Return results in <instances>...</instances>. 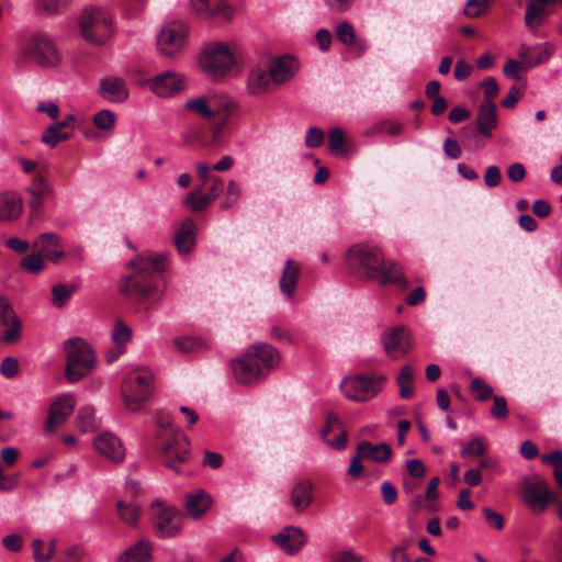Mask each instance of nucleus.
Masks as SVG:
<instances>
[{"label": "nucleus", "instance_id": "obj_1", "mask_svg": "<svg viewBox=\"0 0 562 562\" xmlns=\"http://www.w3.org/2000/svg\"><path fill=\"white\" fill-rule=\"evenodd\" d=\"M346 266L361 281H375L382 286L396 284L403 290L409 286L400 263L386 261L384 252L376 245L359 243L351 246L346 252Z\"/></svg>", "mask_w": 562, "mask_h": 562}, {"label": "nucleus", "instance_id": "obj_2", "mask_svg": "<svg viewBox=\"0 0 562 562\" xmlns=\"http://www.w3.org/2000/svg\"><path fill=\"white\" fill-rule=\"evenodd\" d=\"M132 273L123 277L117 285L119 292L128 301L144 304L158 293L160 274L167 268V258L162 254H142L127 265Z\"/></svg>", "mask_w": 562, "mask_h": 562}, {"label": "nucleus", "instance_id": "obj_3", "mask_svg": "<svg viewBox=\"0 0 562 562\" xmlns=\"http://www.w3.org/2000/svg\"><path fill=\"white\" fill-rule=\"evenodd\" d=\"M281 360L278 349L267 342H256L248 347L241 358L233 359L231 367L239 384L258 383L274 369Z\"/></svg>", "mask_w": 562, "mask_h": 562}, {"label": "nucleus", "instance_id": "obj_4", "mask_svg": "<svg viewBox=\"0 0 562 562\" xmlns=\"http://www.w3.org/2000/svg\"><path fill=\"white\" fill-rule=\"evenodd\" d=\"M186 109L203 119L213 121L212 133L213 137L217 138L225 127L229 115L236 109V103L226 95L213 94L187 100Z\"/></svg>", "mask_w": 562, "mask_h": 562}, {"label": "nucleus", "instance_id": "obj_5", "mask_svg": "<svg viewBox=\"0 0 562 562\" xmlns=\"http://www.w3.org/2000/svg\"><path fill=\"white\" fill-rule=\"evenodd\" d=\"M517 492L524 505L535 515L544 513L558 498L546 479L538 473L522 476L517 483Z\"/></svg>", "mask_w": 562, "mask_h": 562}, {"label": "nucleus", "instance_id": "obj_6", "mask_svg": "<svg viewBox=\"0 0 562 562\" xmlns=\"http://www.w3.org/2000/svg\"><path fill=\"white\" fill-rule=\"evenodd\" d=\"M67 355L66 378L69 382H78L91 373L95 366V355L92 348L81 338L65 341Z\"/></svg>", "mask_w": 562, "mask_h": 562}, {"label": "nucleus", "instance_id": "obj_7", "mask_svg": "<svg viewBox=\"0 0 562 562\" xmlns=\"http://www.w3.org/2000/svg\"><path fill=\"white\" fill-rule=\"evenodd\" d=\"M200 66L207 76L218 80L234 71L237 60L226 43L217 42L204 47Z\"/></svg>", "mask_w": 562, "mask_h": 562}, {"label": "nucleus", "instance_id": "obj_8", "mask_svg": "<svg viewBox=\"0 0 562 562\" xmlns=\"http://www.w3.org/2000/svg\"><path fill=\"white\" fill-rule=\"evenodd\" d=\"M79 25L82 37L94 45L105 44L113 35L112 16L100 8L85 9Z\"/></svg>", "mask_w": 562, "mask_h": 562}, {"label": "nucleus", "instance_id": "obj_9", "mask_svg": "<svg viewBox=\"0 0 562 562\" xmlns=\"http://www.w3.org/2000/svg\"><path fill=\"white\" fill-rule=\"evenodd\" d=\"M169 436L165 432H157L156 437L161 442L160 454L164 464L178 475L182 472L178 464L189 461L191 457L190 441L181 429H171Z\"/></svg>", "mask_w": 562, "mask_h": 562}, {"label": "nucleus", "instance_id": "obj_10", "mask_svg": "<svg viewBox=\"0 0 562 562\" xmlns=\"http://www.w3.org/2000/svg\"><path fill=\"white\" fill-rule=\"evenodd\" d=\"M154 375L148 370H134L123 381L121 392L125 406L138 411L153 393Z\"/></svg>", "mask_w": 562, "mask_h": 562}, {"label": "nucleus", "instance_id": "obj_11", "mask_svg": "<svg viewBox=\"0 0 562 562\" xmlns=\"http://www.w3.org/2000/svg\"><path fill=\"white\" fill-rule=\"evenodd\" d=\"M386 378L384 375L358 374L345 378L340 384L345 396L355 402H367L379 394Z\"/></svg>", "mask_w": 562, "mask_h": 562}, {"label": "nucleus", "instance_id": "obj_12", "mask_svg": "<svg viewBox=\"0 0 562 562\" xmlns=\"http://www.w3.org/2000/svg\"><path fill=\"white\" fill-rule=\"evenodd\" d=\"M21 55L41 67H55L60 61L55 43L44 34L30 37L21 48Z\"/></svg>", "mask_w": 562, "mask_h": 562}, {"label": "nucleus", "instance_id": "obj_13", "mask_svg": "<svg viewBox=\"0 0 562 562\" xmlns=\"http://www.w3.org/2000/svg\"><path fill=\"white\" fill-rule=\"evenodd\" d=\"M150 517L158 537L177 536L181 530V518L178 509L166 502L155 501L150 505Z\"/></svg>", "mask_w": 562, "mask_h": 562}, {"label": "nucleus", "instance_id": "obj_14", "mask_svg": "<svg viewBox=\"0 0 562 562\" xmlns=\"http://www.w3.org/2000/svg\"><path fill=\"white\" fill-rule=\"evenodd\" d=\"M381 342L385 355L392 360L402 359L413 348L411 330L403 325L385 329L382 333Z\"/></svg>", "mask_w": 562, "mask_h": 562}, {"label": "nucleus", "instance_id": "obj_15", "mask_svg": "<svg viewBox=\"0 0 562 562\" xmlns=\"http://www.w3.org/2000/svg\"><path fill=\"white\" fill-rule=\"evenodd\" d=\"M188 27L181 22H170L165 25L158 35L157 46L161 55L172 57L184 46Z\"/></svg>", "mask_w": 562, "mask_h": 562}, {"label": "nucleus", "instance_id": "obj_16", "mask_svg": "<svg viewBox=\"0 0 562 562\" xmlns=\"http://www.w3.org/2000/svg\"><path fill=\"white\" fill-rule=\"evenodd\" d=\"M223 190V179L213 177L206 192H203L202 187H195L184 196L182 204L192 212H202L220 196Z\"/></svg>", "mask_w": 562, "mask_h": 562}, {"label": "nucleus", "instance_id": "obj_17", "mask_svg": "<svg viewBox=\"0 0 562 562\" xmlns=\"http://www.w3.org/2000/svg\"><path fill=\"white\" fill-rule=\"evenodd\" d=\"M26 192L30 195L29 207L31 216L34 218L41 217L44 211V202L55 195L52 183L48 179L37 173L33 177L31 184L26 188Z\"/></svg>", "mask_w": 562, "mask_h": 562}, {"label": "nucleus", "instance_id": "obj_18", "mask_svg": "<svg viewBox=\"0 0 562 562\" xmlns=\"http://www.w3.org/2000/svg\"><path fill=\"white\" fill-rule=\"evenodd\" d=\"M76 401L70 394H64L58 397L48 409V416L44 425L47 434L56 431L59 425L64 424L72 414Z\"/></svg>", "mask_w": 562, "mask_h": 562}, {"label": "nucleus", "instance_id": "obj_19", "mask_svg": "<svg viewBox=\"0 0 562 562\" xmlns=\"http://www.w3.org/2000/svg\"><path fill=\"white\" fill-rule=\"evenodd\" d=\"M151 91L159 97L168 98L180 92L186 87L184 78L173 71L167 70L160 75L150 78L147 81Z\"/></svg>", "mask_w": 562, "mask_h": 562}, {"label": "nucleus", "instance_id": "obj_20", "mask_svg": "<svg viewBox=\"0 0 562 562\" xmlns=\"http://www.w3.org/2000/svg\"><path fill=\"white\" fill-rule=\"evenodd\" d=\"M0 324L9 326L3 333V342L12 344L20 339L22 328L21 321L13 311L11 303L2 295H0Z\"/></svg>", "mask_w": 562, "mask_h": 562}, {"label": "nucleus", "instance_id": "obj_21", "mask_svg": "<svg viewBox=\"0 0 562 562\" xmlns=\"http://www.w3.org/2000/svg\"><path fill=\"white\" fill-rule=\"evenodd\" d=\"M299 61L291 55L272 58L268 69L276 86L290 81L299 70Z\"/></svg>", "mask_w": 562, "mask_h": 562}, {"label": "nucleus", "instance_id": "obj_22", "mask_svg": "<svg viewBox=\"0 0 562 562\" xmlns=\"http://www.w3.org/2000/svg\"><path fill=\"white\" fill-rule=\"evenodd\" d=\"M195 14L203 19L229 20L233 9L225 0H190Z\"/></svg>", "mask_w": 562, "mask_h": 562}, {"label": "nucleus", "instance_id": "obj_23", "mask_svg": "<svg viewBox=\"0 0 562 562\" xmlns=\"http://www.w3.org/2000/svg\"><path fill=\"white\" fill-rule=\"evenodd\" d=\"M306 540L305 532L294 526H286L272 537V541L289 554L297 553L305 546Z\"/></svg>", "mask_w": 562, "mask_h": 562}, {"label": "nucleus", "instance_id": "obj_24", "mask_svg": "<svg viewBox=\"0 0 562 562\" xmlns=\"http://www.w3.org/2000/svg\"><path fill=\"white\" fill-rule=\"evenodd\" d=\"M95 450L114 463L121 462L125 457V449L120 439L112 432L104 431L93 441Z\"/></svg>", "mask_w": 562, "mask_h": 562}, {"label": "nucleus", "instance_id": "obj_25", "mask_svg": "<svg viewBox=\"0 0 562 562\" xmlns=\"http://www.w3.org/2000/svg\"><path fill=\"white\" fill-rule=\"evenodd\" d=\"M276 85L272 80L269 69L260 66L254 67L247 78L248 92L254 95H262L274 89Z\"/></svg>", "mask_w": 562, "mask_h": 562}, {"label": "nucleus", "instance_id": "obj_26", "mask_svg": "<svg viewBox=\"0 0 562 562\" xmlns=\"http://www.w3.org/2000/svg\"><path fill=\"white\" fill-rule=\"evenodd\" d=\"M99 94L111 102H123L128 97V90L123 79L105 77L100 81Z\"/></svg>", "mask_w": 562, "mask_h": 562}, {"label": "nucleus", "instance_id": "obj_27", "mask_svg": "<svg viewBox=\"0 0 562 562\" xmlns=\"http://www.w3.org/2000/svg\"><path fill=\"white\" fill-rule=\"evenodd\" d=\"M196 225L192 218L181 223L175 234V245L181 255L190 254L195 246Z\"/></svg>", "mask_w": 562, "mask_h": 562}, {"label": "nucleus", "instance_id": "obj_28", "mask_svg": "<svg viewBox=\"0 0 562 562\" xmlns=\"http://www.w3.org/2000/svg\"><path fill=\"white\" fill-rule=\"evenodd\" d=\"M498 119L496 105L494 102L483 101L476 114V126L479 132L485 137L491 138L492 132L497 127Z\"/></svg>", "mask_w": 562, "mask_h": 562}, {"label": "nucleus", "instance_id": "obj_29", "mask_svg": "<svg viewBox=\"0 0 562 562\" xmlns=\"http://www.w3.org/2000/svg\"><path fill=\"white\" fill-rule=\"evenodd\" d=\"M211 505V495L204 490H199L186 496L184 508L188 516L192 518L198 519L202 517L209 510Z\"/></svg>", "mask_w": 562, "mask_h": 562}, {"label": "nucleus", "instance_id": "obj_30", "mask_svg": "<svg viewBox=\"0 0 562 562\" xmlns=\"http://www.w3.org/2000/svg\"><path fill=\"white\" fill-rule=\"evenodd\" d=\"M301 274V265L293 259H288L284 263L279 286L281 292L292 299L295 293L296 283Z\"/></svg>", "mask_w": 562, "mask_h": 562}, {"label": "nucleus", "instance_id": "obj_31", "mask_svg": "<svg viewBox=\"0 0 562 562\" xmlns=\"http://www.w3.org/2000/svg\"><path fill=\"white\" fill-rule=\"evenodd\" d=\"M357 450L363 459H371L379 463L389 461L393 453L391 446L387 443L373 445L366 440L358 443Z\"/></svg>", "mask_w": 562, "mask_h": 562}, {"label": "nucleus", "instance_id": "obj_32", "mask_svg": "<svg viewBox=\"0 0 562 562\" xmlns=\"http://www.w3.org/2000/svg\"><path fill=\"white\" fill-rule=\"evenodd\" d=\"M313 501V484L311 481H299L291 492V504L297 513L304 512Z\"/></svg>", "mask_w": 562, "mask_h": 562}, {"label": "nucleus", "instance_id": "obj_33", "mask_svg": "<svg viewBox=\"0 0 562 562\" xmlns=\"http://www.w3.org/2000/svg\"><path fill=\"white\" fill-rule=\"evenodd\" d=\"M153 547L146 540H139L124 552L117 559V562H150Z\"/></svg>", "mask_w": 562, "mask_h": 562}, {"label": "nucleus", "instance_id": "obj_34", "mask_svg": "<svg viewBox=\"0 0 562 562\" xmlns=\"http://www.w3.org/2000/svg\"><path fill=\"white\" fill-rule=\"evenodd\" d=\"M22 199L15 193L0 194V220L11 221L22 213Z\"/></svg>", "mask_w": 562, "mask_h": 562}, {"label": "nucleus", "instance_id": "obj_35", "mask_svg": "<svg viewBox=\"0 0 562 562\" xmlns=\"http://www.w3.org/2000/svg\"><path fill=\"white\" fill-rule=\"evenodd\" d=\"M328 146L335 156L346 157L356 151L355 146L346 139L344 131L339 127L333 128L329 132Z\"/></svg>", "mask_w": 562, "mask_h": 562}, {"label": "nucleus", "instance_id": "obj_36", "mask_svg": "<svg viewBox=\"0 0 562 562\" xmlns=\"http://www.w3.org/2000/svg\"><path fill=\"white\" fill-rule=\"evenodd\" d=\"M336 36L346 46H355L359 55H362L367 49L364 42L357 41L355 29L348 21H344L337 25Z\"/></svg>", "mask_w": 562, "mask_h": 562}, {"label": "nucleus", "instance_id": "obj_37", "mask_svg": "<svg viewBox=\"0 0 562 562\" xmlns=\"http://www.w3.org/2000/svg\"><path fill=\"white\" fill-rule=\"evenodd\" d=\"M116 509L120 519L130 526H136L142 512L140 505L135 502H126L123 499L117 501Z\"/></svg>", "mask_w": 562, "mask_h": 562}, {"label": "nucleus", "instance_id": "obj_38", "mask_svg": "<svg viewBox=\"0 0 562 562\" xmlns=\"http://www.w3.org/2000/svg\"><path fill=\"white\" fill-rule=\"evenodd\" d=\"M414 368L411 364L404 366L397 374L396 384L402 398H411L414 395Z\"/></svg>", "mask_w": 562, "mask_h": 562}, {"label": "nucleus", "instance_id": "obj_39", "mask_svg": "<svg viewBox=\"0 0 562 562\" xmlns=\"http://www.w3.org/2000/svg\"><path fill=\"white\" fill-rule=\"evenodd\" d=\"M77 423L83 432H91L100 427V419L97 418L95 411L90 405L79 408L77 413Z\"/></svg>", "mask_w": 562, "mask_h": 562}, {"label": "nucleus", "instance_id": "obj_40", "mask_svg": "<svg viewBox=\"0 0 562 562\" xmlns=\"http://www.w3.org/2000/svg\"><path fill=\"white\" fill-rule=\"evenodd\" d=\"M542 464H549L553 467V479L562 491V450L557 449L550 453L542 454L540 458Z\"/></svg>", "mask_w": 562, "mask_h": 562}, {"label": "nucleus", "instance_id": "obj_41", "mask_svg": "<svg viewBox=\"0 0 562 562\" xmlns=\"http://www.w3.org/2000/svg\"><path fill=\"white\" fill-rule=\"evenodd\" d=\"M33 246L45 258L54 248H60V238L55 233H43L36 238Z\"/></svg>", "mask_w": 562, "mask_h": 562}, {"label": "nucleus", "instance_id": "obj_42", "mask_svg": "<svg viewBox=\"0 0 562 562\" xmlns=\"http://www.w3.org/2000/svg\"><path fill=\"white\" fill-rule=\"evenodd\" d=\"M469 391L477 402H485L494 396L493 387L482 378H473Z\"/></svg>", "mask_w": 562, "mask_h": 562}, {"label": "nucleus", "instance_id": "obj_43", "mask_svg": "<svg viewBox=\"0 0 562 562\" xmlns=\"http://www.w3.org/2000/svg\"><path fill=\"white\" fill-rule=\"evenodd\" d=\"M77 291V285L71 284H55L52 288V303L54 306L61 308L70 300L71 295Z\"/></svg>", "mask_w": 562, "mask_h": 562}, {"label": "nucleus", "instance_id": "obj_44", "mask_svg": "<svg viewBox=\"0 0 562 562\" xmlns=\"http://www.w3.org/2000/svg\"><path fill=\"white\" fill-rule=\"evenodd\" d=\"M70 0H35V11L38 14L56 15L60 13Z\"/></svg>", "mask_w": 562, "mask_h": 562}, {"label": "nucleus", "instance_id": "obj_45", "mask_svg": "<svg viewBox=\"0 0 562 562\" xmlns=\"http://www.w3.org/2000/svg\"><path fill=\"white\" fill-rule=\"evenodd\" d=\"M544 3L530 1L525 14V23L528 29H533L541 24V16L544 14Z\"/></svg>", "mask_w": 562, "mask_h": 562}, {"label": "nucleus", "instance_id": "obj_46", "mask_svg": "<svg viewBox=\"0 0 562 562\" xmlns=\"http://www.w3.org/2000/svg\"><path fill=\"white\" fill-rule=\"evenodd\" d=\"M71 136V131H60L49 125L42 135V142L50 148H55L58 143L68 140Z\"/></svg>", "mask_w": 562, "mask_h": 562}, {"label": "nucleus", "instance_id": "obj_47", "mask_svg": "<svg viewBox=\"0 0 562 562\" xmlns=\"http://www.w3.org/2000/svg\"><path fill=\"white\" fill-rule=\"evenodd\" d=\"M56 540L52 539L48 543L47 550L43 553L44 542L40 539L32 541L33 557L36 562H48L56 551Z\"/></svg>", "mask_w": 562, "mask_h": 562}, {"label": "nucleus", "instance_id": "obj_48", "mask_svg": "<svg viewBox=\"0 0 562 562\" xmlns=\"http://www.w3.org/2000/svg\"><path fill=\"white\" fill-rule=\"evenodd\" d=\"M241 194V189L235 180H231L227 184L226 193L220 203L221 210H228L234 206Z\"/></svg>", "mask_w": 562, "mask_h": 562}, {"label": "nucleus", "instance_id": "obj_49", "mask_svg": "<svg viewBox=\"0 0 562 562\" xmlns=\"http://www.w3.org/2000/svg\"><path fill=\"white\" fill-rule=\"evenodd\" d=\"M175 347L181 352H192L202 349L204 346L203 340L200 337L184 336L175 339Z\"/></svg>", "mask_w": 562, "mask_h": 562}, {"label": "nucleus", "instance_id": "obj_50", "mask_svg": "<svg viewBox=\"0 0 562 562\" xmlns=\"http://www.w3.org/2000/svg\"><path fill=\"white\" fill-rule=\"evenodd\" d=\"M20 267L25 271L38 273L45 267L44 258L38 252L30 254L20 261Z\"/></svg>", "mask_w": 562, "mask_h": 562}, {"label": "nucleus", "instance_id": "obj_51", "mask_svg": "<svg viewBox=\"0 0 562 562\" xmlns=\"http://www.w3.org/2000/svg\"><path fill=\"white\" fill-rule=\"evenodd\" d=\"M132 338L131 328L122 321H116L112 330V339L117 346L125 345Z\"/></svg>", "mask_w": 562, "mask_h": 562}, {"label": "nucleus", "instance_id": "obj_52", "mask_svg": "<svg viewBox=\"0 0 562 562\" xmlns=\"http://www.w3.org/2000/svg\"><path fill=\"white\" fill-rule=\"evenodd\" d=\"M493 405L491 407V416L498 420H504L509 415V409L507 406V400L502 395H494L492 397Z\"/></svg>", "mask_w": 562, "mask_h": 562}, {"label": "nucleus", "instance_id": "obj_53", "mask_svg": "<svg viewBox=\"0 0 562 562\" xmlns=\"http://www.w3.org/2000/svg\"><path fill=\"white\" fill-rule=\"evenodd\" d=\"M269 337L277 341H285L288 344H294V335L290 328L273 324L269 329Z\"/></svg>", "mask_w": 562, "mask_h": 562}, {"label": "nucleus", "instance_id": "obj_54", "mask_svg": "<svg viewBox=\"0 0 562 562\" xmlns=\"http://www.w3.org/2000/svg\"><path fill=\"white\" fill-rule=\"evenodd\" d=\"M373 132L397 136L403 132V124L392 120H383L373 126Z\"/></svg>", "mask_w": 562, "mask_h": 562}, {"label": "nucleus", "instance_id": "obj_55", "mask_svg": "<svg viewBox=\"0 0 562 562\" xmlns=\"http://www.w3.org/2000/svg\"><path fill=\"white\" fill-rule=\"evenodd\" d=\"M490 2L491 0H468L464 14L469 18H479L486 12Z\"/></svg>", "mask_w": 562, "mask_h": 562}, {"label": "nucleus", "instance_id": "obj_56", "mask_svg": "<svg viewBox=\"0 0 562 562\" xmlns=\"http://www.w3.org/2000/svg\"><path fill=\"white\" fill-rule=\"evenodd\" d=\"M115 122L114 113L110 110H101L93 116V123L97 127L109 131Z\"/></svg>", "mask_w": 562, "mask_h": 562}, {"label": "nucleus", "instance_id": "obj_57", "mask_svg": "<svg viewBox=\"0 0 562 562\" xmlns=\"http://www.w3.org/2000/svg\"><path fill=\"white\" fill-rule=\"evenodd\" d=\"M485 453V446L480 438L471 439L467 446L462 448L460 454L462 458L471 456H483Z\"/></svg>", "mask_w": 562, "mask_h": 562}, {"label": "nucleus", "instance_id": "obj_58", "mask_svg": "<svg viewBox=\"0 0 562 562\" xmlns=\"http://www.w3.org/2000/svg\"><path fill=\"white\" fill-rule=\"evenodd\" d=\"M480 86L484 91V101L494 102V99L499 92L496 79L494 77H487L480 83Z\"/></svg>", "mask_w": 562, "mask_h": 562}, {"label": "nucleus", "instance_id": "obj_59", "mask_svg": "<svg viewBox=\"0 0 562 562\" xmlns=\"http://www.w3.org/2000/svg\"><path fill=\"white\" fill-rule=\"evenodd\" d=\"M531 53V49L527 46H521L519 48V57L529 66V67H532V66H537V65H540L542 63H544L546 60L549 59L551 53L546 50L543 56H539L537 58H532L530 57Z\"/></svg>", "mask_w": 562, "mask_h": 562}, {"label": "nucleus", "instance_id": "obj_60", "mask_svg": "<svg viewBox=\"0 0 562 562\" xmlns=\"http://www.w3.org/2000/svg\"><path fill=\"white\" fill-rule=\"evenodd\" d=\"M482 512L486 520V524L491 528H494L496 530H502L504 528V518L499 513L488 507H484Z\"/></svg>", "mask_w": 562, "mask_h": 562}, {"label": "nucleus", "instance_id": "obj_61", "mask_svg": "<svg viewBox=\"0 0 562 562\" xmlns=\"http://www.w3.org/2000/svg\"><path fill=\"white\" fill-rule=\"evenodd\" d=\"M324 143V132L318 127H311L305 136V145L308 148L321 147Z\"/></svg>", "mask_w": 562, "mask_h": 562}, {"label": "nucleus", "instance_id": "obj_62", "mask_svg": "<svg viewBox=\"0 0 562 562\" xmlns=\"http://www.w3.org/2000/svg\"><path fill=\"white\" fill-rule=\"evenodd\" d=\"M0 372L8 379L14 378L19 372V362L15 358L7 357L0 366Z\"/></svg>", "mask_w": 562, "mask_h": 562}, {"label": "nucleus", "instance_id": "obj_63", "mask_svg": "<svg viewBox=\"0 0 562 562\" xmlns=\"http://www.w3.org/2000/svg\"><path fill=\"white\" fill-rule=\"evenodd\" d=\"M502 181V173L497 166L487 167L484 173V183L488 188L497 187Z\"/></svg>", "mask_w": 562, "mask_h": 562}, {"label": "nucleus", "instance_id": "obj_64", "mask_svg": "<svg viewBox=\"0 0 562 562\" xmlns=\"http://www.w3.org/2000/svg\"><path fill=\"white\" fill-rule=\"evenodd\" d=\"M82 557V550L77 546H71L64 551L58 562H81Z\"/></svg>", "mask_w": 562, "mask_h": 562}]
</instances>
